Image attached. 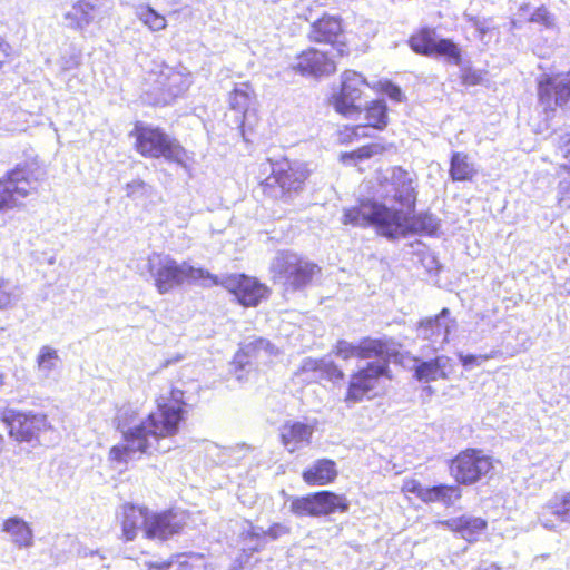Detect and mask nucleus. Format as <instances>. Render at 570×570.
I'll list each match as a JSON object with an SVG mask.
<instances>
[{
  "instance_id": "f257e3e1",
  "label": "nucleus",
  "mask_w": 570,
  "mask_h": 570,
  "mask_svg": "<svg viewBox=\"0 0 570 570\" xmlns=\"http://www.w3.org/2000/svg\"><path fill=\"white\" fill-rule=\"evenodd\" d=\"M189 411L186 392L179 387H170L165 394L155 399V410L136 426L122 433L125 443L112 445L108 459L115 463H126L147 454L149 450L148 438L156 441L169 439L178 434L185 423Z\"/></svg>"
},
{
  "instance_id": "f704fd0d",
  "label": "nucleus",
  "mask_w": 570,
  "mask_h": 570,
  "mask_svg": "<svg viewBox=\"0 0 570 570\" xmlns=\"http://www.w3.org/2000/svg\"><path fill=\"white\" fill-rule=\"evenodd\" d=\"M3 530L9 532L21 547L32 543V531L27 522L19 518H9L3 522Z\"/></svg>"
},
{
  "instance_id": "37998d69",
  "label": "nucleus",
  "mask_w": 570,
  "mask_h": 570,
  "mask_svg": "<svg viewBox=\"0 0 570 570\" xmlns=\"http://www.w3.org/2000/svg\"><path fill=\"white\" fill-rule=\"evenodd\" d=\"M264 345L263 338H257L243 345L236 353V358L242 363H248L250 357H255Z\"/></svg>"
},
{
  "instance_id": "de8ad7c7",
  "label": "nucleus",
  "mask_w": 570,
  "mask_h": 570,
  "mask_svg": "<svg viewBox=\"0 0 570 570\" xmlns=\"http://www.w3.org/2000/svg\"><path fill=\"white\" fill-rule=\"evenodd\" d=\"M558 154L564 159V163L560 164L559 169L566 174H570V137L559 144Z\"/></svg>"
},
{
  "instance_id": "ea45409f",
  "label": "nucleus",
  "mask_w": 570,
  "mask_h": 570,
  "mask_svg": "<svg viewBox=\"0 0 570 570\" xmlns=\"http://www.w3.org/2000/svg\"><path fill=\"white\" fill-rule=\"evenodd\" d=\"M333 352L337 357L344 361L352 358L358 360V342L351 343L345 340H338L334 345Z\"/></svg>"
},
{
  "instance_id": "4be33fe9",
  "label": "nucleus",
  "mask_w": 570,
  "mask_h": 570,
  "mask_svg": "<svg viewBox=\"0 0 570 570\" xmlns=\"http://www.w3.org/2000/svg\"><path fill=\"white\" fill-rule=\"evenodd\" d=\"M228 106L232 110L242 114L239 129L245 136L254 130L258 122L256 110V95L249 82L235 86L228 94Z\"/></svg>"
},
{
  "instance_id": "cd10ccee",
  "label": "nucleus",
  "mask_w": 570,
  "mask_h": 570,
  "mask_svg": "<svg viewBox=\"0 0 570 570\" xmlns=\"http://www.w3.org/2000/svg\"><path fill=\"white\" fill-rule=\"evenodd\" d=\"M452 372V360L446 355H439L415 365L414 377L420 382H431L439 379L446 380Z\"/></svg>"
},
{
  "instance_id": "aec40b11",
  "label": "nucleus",
  "mask_w": 570,
  "mask_h": 570,
  "mask_svg": "<svg viewBox=\"0 0 570 570\" xmlns=\"http://www.w3.org/2000/svg\"><path fill=\"white\" fill-rule=\"evenodd\" d=\"M335 58L328 51L308 47L297 53L293 69L305 77H327L337 71Z\"/></svg>"
},
{
  "instance_id": "2f4dec72",
  "label": "nucleus",
  "mask_w": 570,
  "mask_h": 570,
  "mask_svg": "<svg viewBox=\"0 0 570 570\" xmlns=\"http://www.w3.org/2000/svg\"><path fill=\"white\" fill-rule=\"evenodd\" d=\"M301 372H316L321 379L331 382H341L345 377L344 371L334 362H325L323 360H306L301 366Z\"/></svg>"
},
{
  "instance_id": "9d476101",
  "label": "nucleus",
  "mask_w": 570,
  "mask_h": 570,
  "mask_svg": "<svg viewBox=\"0 0 570 570\" xmlns=\"http://www.w3.org/2000/svg\"><path fill=\"white\" fill-rule=\"evenodd\" d=\"M381 379L392 380L387 363H366L350 375L344 401L356 404L372 400L379 395L377 387Z\"/></svg>"
},
{
  "instance_id": "4d7b16f0",
  "label": "nucleus",
  "mask_w": 570,
  "mask_h": 570,
  "mask_svg": "<svg viewBox=\"0 0 570 570\" xmlns=\"http://www.w3.org/2000/svg\"><path fill=\"white\" fill-rule=\"evenodd\" d=\"M161 1L165 6L175 8V7L180 6L184 0H161Z\"/></svg>"
},
{
  "instance_id": "72a5a7b5",
  "label": "nucleus",
  "mask_w": 570,
  "mask_h": 570,
  "mask_svg": "<svg viewBox=\"0 0 570 570\" xmlns=\"http://www.w3.org/2000/svg\"><path fill=\"white\" fill-rule=\"evenodd\" d=\"M449 315V308L444 307L435 316L421 320L417 327L423 333V337L426 340H431L434 335H443L446 337L450 332V327L448 324H443L441 320Z\"/></svg>"
},
{
  "instance_id": "4c0bfd02",
  "label": "nucleus",
  "mask_w": 570,
  "mask_h": 570,
  "mask_svg": "<svg viewBox=\"0 0 570 570\" xmlns=\"http://www.w3.org/2000/svg\"><path fill=\"white\" fill-rule=\"evenodd\" d=\"M137 17L145 27L154 32L161 31L167 28L166 17L156 11L149 4L140 6L137 12Z\"/></svg>"
},
{
  "instance_id": "a211bd4d",
  "label": "nucleus",
  "mask_w": 570,
  "mask_h": 570,
  "mask_svg": "<svg viewBox=\"0 0 570 570\" xmlns=\"http://www.w3.org/2000/svg\"><path fill=\"white\" fill-rule=\"evenodd\" d=\"M537 97L546 112L564 107L570 101V70L538 78Z\"/></svg>"
},
{
  "instance_id": "e433bc0d",
  "label": "nucleus",
  "mask_w": 570,
  "mask_h": 570,
  "mask_svg": "<svg viewBox=\"0 0 570 570\" xmlns=\"http://www.w3.org/2000/svg\"><path fill=\"white\" fill-rule=\"evenodd\" d=\"M183 282H203L206 286L222 285L223 279L217 275L202 267H194L188 263H183Z\"/></svg>"
},
{
  "instance_id": "6e6d98bb",
  "label": "nucleus",
  "mask_w": 570,
  "mask_h": 570,
  "mask_svg": "<svg viewBox=\"0 0 570 570\" xmlns=\"http://www.w3.org/2000/svg\"><path fill=\"white\" fill-rule=\"evenodd\" d=\"M482 358L481 356L476 355H464L461 356V362L464 366L472 365V364H479V360Z\"/></svg>"
},
{
  "instance_id": "c756f323",
  "label": "nucleus",
  "mask_w": 570,
  "mask_h": 570,
  "mask_svg": "<svg viewBox=\"0 0 570 570\" xmlns=\"http://www.w3.org/2000/svg\"><path fill=\"white\" fill-rule=\"evenodd\" d=\"M387 146L380 142H370L338 155V161L345 167H358L363 161L387 151Z\"/></svg>"
},
{
  "instance_id": "39448f33",
  "label": "nucleus",
  "mask_w": 570,
  "mask_h": 570,
  "mask_svg": "<svg viewBox=\"0 0 570 570\" xmlns=\"http://www.w3.org/2000/svg\"><path fill=\"white\" fill-rule=\"evenodd\" d=\"M361 114L365 122L344 124L335 131L336 142L341 146H351L361 139L371 138L370 130L382 132L387 129L391 118L390 108L384 99H373L361 105Z\"/></svg>"
},
{
  "instance_id": "09e8293b",
  "label": "nucleus",
  "mask_w": 570,
  "mask_h": 570,
  "mask_svg": "<svg viewBox=\"0 0 570 570\" xmlns=\"http://www.w3.org/2000/svg\"><path fill=\"white\" fill-rule=\"evenodd\" d=\"M531 22L541 23L546 27H551L553 24V19L548 9L544 6L537 8L530 19Z\"/></svg>"
},
{
  "instance_id": "a19ab883",
  "label": "nucleus",
  "mask_w": 570,
  "mask_h": 570,
  "mask_svg": "<svg viewBox=\"0 0 570 570\" xmlns=\"http://www.w3.org/2000/svg\"><path fill=\"white\" fill-rule=\"evenodd\" d=\"M58 353L50 346H42L37 357V365L40 370L51 371L58 362Z\"/></svg>"
},
{
  "instance_id": "0eeeda50",
  "label": "nucleus",
  "mask_w": 570,
  "mask_h": 570,
  "mask_svg": "<svg viewBox=\"0 0 570 570\" xmlns=\"http://www.w3.org/2000/svg\"><path fill=\"white\" fill-rule=\"evenodd\" d=\"M407 45L420 56L441 58L454 66H460L463 61L461 47L450 38L440 37L434 27L422 26L415 29L410 35Z\"/></svg>"
},
{
  "instance_id": "4468645a",
  "label": "nucleus",
  "mask_w": 570,
  "mask_h": 570,
  "mask_svg": "<svg viewBox=\"0 0 570 570\" xmlns=\"http://www.w3.org/2000/svg\"><path fill=\"white\" fill-rule=\"evenodd\" d=\"M0 420L6 425L8 435L18 443L38 441L42 433L51 430V424L45 413L6 410Z\"/></svg>"
},
{
  "instance_id": "1a4fd4ad",
  "label": "nucleus",
  "mask_w": 570,
  "mask_h": 570,
  "mask_svg": "<svg viewBox=\"0 0 570 570\" xmlns=\"http://www.w3.org/2000/svg\"><path fill=\"white\" fill-rule=\"evenodd\" d=\"M274 272L288 289L299 291L311 285L322 268L304 256L283 250L275 258Z\"/></svg>"
},
{
  "instance_id": "a878e982",
  "label": "nucleus",
  "mask_w": 570,
  "mask_h": 570,
  "mask_svg": "<svg viewBox=\"0 0 570 570\" xmlns=\"http://www.w3.org/2000/svg\"><path fill=\"white\" fill-rule=\"evenodd\" d=\"M314 428L299 421H286L279 429V441L288 452L294 453L303 444H309Z\"/></svg>"
},
{
  "instance_id": "412c9836",
  "label": "nucleus",
  "mask_w": 570,
  "mask_h": 570,
  "mask_svg": "<svg viewBox=\"0 0 570 570\" xmlns=\"http://www.w3.org/2000/svg\"><path fill=\"white\" fill-rule=\"evenodd\" d=\"M390 185L392 199L407 212H414L417 204V176L402 166H393L390 169Z\"/></svg>"
},
{
  "instance_id": "9b49d317",
  "label": "nucleus",
  "mask_w": 570,
  "mask_h": 570,
  "mask_svg": "<svg viewBox=\"0 0 570 570\" xmlns=\"http://www.w3.org/2000/svg\"><path fill=\"white\" fill-rule=\"evenodd\" d=\"M350 501L345 494L330 490H321L296 497L291 502V511L298 517H326L335 513H346Z\"/></svg>"
},
{
  "instance_id": "a18cd8bd",
  "label": "nucleus",
  "mask_w": 570,
  "mask_h": 570,
  "mask_svg": "<svg viewBox=\"0 0 570 570\" xmlns=\"http://www.w3.org/2000/svg\"><path fill=\"white\" fill-rule=\"evenodd\" d=\"M461 82L464 86H478L482 82V72L472 68H463L460 73Z\"/></svg>"
},
{
  "instance_id": "393cba45",
  "label": "nucleus",
  "mask_w": 570,
  "mask_h": 570,
  "mask_svg": "<svg viewBox=\"0 0 570 570\" xmlns=\"http://www.w3.org/2000/svg\"><path fill=\"white\" fill-rule=\"evenodd\" d=\"M338 474L336 461L328 458H320L302 471V480L308 487H326L333 484L337 480Z\"/></svg>"
},
{
  "instance_id": "8fccbe9b",
  "label": "nucleus",
  "mask_w": 570,
  "mask_h": 570,
  "mask_svg": "<svg viewBox=\"0 0 570 570\" xmlns=\"http://www.w3.org/2000/svg\"><path fill=\"white\" fill-rule=\"evenodd\" d=\"M13 294L6 281H0V309H4L12 304Z\"/></svg>"
},
{
  "instance_id": "f3484780",
  "label": "nucleus",
  "mask_w": 570,
  "mask_h": 570,
  "mask_svg": "<svg viewBox=\"0 0 570 570\" xmlns=\"http://www.w3.org/2000/svg\"><path fill=\"white\" fill-rule=\"evenodd\" d=\"M188 518L187 510L173 507L160 511L149 510L148 523L144 528V538L165 542L184 531Z\"/></svg>"
},
{
  "instance_id": "c9c22d12",
  "label": "nucleus",
  "mask_w": 570,
  "mask_h": 570,
  "mask_svg": "<svg viewBox=\"0 0 570 570\" xmlns=\"http://www.w3.org/2000/svg\"><path fill=\"white\" fill-rule=\"evenodd\" d=\"M546 512L560 522L570 523V491L556 494L544 507Z\"/></svg>"
},
{
  "instance_id": "052dcab7",
  "label": "nucleus",
  "mask_w": 570,
  "mask_h": 570,
  "mask_svg": "<svg viewBox=\"0 0 570 570\" xmlns=\"http://www.w3.org/2000/svg\"><path fill=\"white\" fill-rule=\"evenodd\" d=\"M566 285H567V291L570 294V276L568 277Z\"/></svg>"
},
{
  "instance_id": "423d86ee",
  "label": "nucleus",
  "mask_w": 570,
  "mask_h": 570,
  "mask_svg": "<svg viewBox=\"0 0 570 570\" xmlns=\"http://www.w3.org/2000/svg\"><path fill=\"white\" fill-rule=\"evenodd\" d=\"M493 470L494 459L478 448H465L448 462L449 474L459 485H473Z\"/></svg>"
},
{
  "instance_id": "3c124183",
  "label": "nucleus",
  "mask_w": 570,
  "mask_h": 570,
  "mask_svg": "<svg viewBox=\"0 0 570 570\" xmlns=\"http://www.w3.org/2000/svg\"><path fill=\"white\" fill-rule=\"evenodd\" d=\"M13 60V51L9 43L0 38V70Z\"/></svg>"
},
{
  "instance_id": "5701e85b",
  "label": "nucleus",
  "mask_w": 570,
  "mask_h": 570,
  "mask_svg": "<svg viewBox=\"0 0 570 570\" xmlns=\"http://www.w3.org/2000/svg\"><path fill=\"white\" fill-rule=\"evenodd\" d=\"M149 508L144 504H135L126 502L121 504L116 514V521L120 527V539L124 542L134 541L139 531L144 532L146 523H148Z\"/></svg>"
},
{
  "instance_id": "f8f14e48",
  "label": "nucleus",
  "mask_w": 570,
  "mask_h": 570,
  "mask_svg": "<svg viewBox=\"0 0 570 570\" xmlns=\"http://www.w3.org/2000/svg\"><path fill=\"white\" fill-rule=\"evenodd\" d=\"M440 227L439 219L429 212L411 214L391 208L390 225L385 238L395 240L411 235L433 237Z\"/></svg>"
},
{
  "instance_id": "6e6552de",
  "label": "nucleus",
  "mask_w": 570,
  "mask_h": 570,
  "mask_svg": "<svg viewBox=\"0 0 570 570\" xmlns=\"http://www.w3.org/2000/svg\"><path fill=\"white\" fill-rule=\"evenodd\" d=\"M370 83L358 71L344 70L340 77L338 89L331 94L328 104L336 114L353 118L361 114V101L366 97Z\"/></svg>"
},
{
  "instance_id": "bf43d9fd",
  "label": "nucleus",
  "mask_w": 570,
  "mask_h": 570,
  "mask_svg": "<svg viewBox=\"0 0 570 570\" xmlns=\"http://www.w3.org/2000/svg\"><path fill=\"white\" fill-rule=\"evenodd\" d=\"M6 375L4 373H0V385L4 383Z\"/></svg>"
},
{
  "instance_id": "6ab92c4d",
  "label": "nucleus",
  "mask_w": 570,
  "mask_h": 570,
  "mask_svg": "<svg viewBox=\"0 0 570 570\" xmlns=\"http://www.w3.org/2000/svg\"><path fill=\"white\" fill-rule=\"evenodd\" d=\"M147 269L154 278V285L159 294H166L184 284L183 264L169 255L154 253L148 257Z\"/></svg>"
},
{
  "instance_id": "7c9ffc66",
  "label": "nucleus",
  "mask_w": 570,
  "mask_h": 570,
  "mask_svg": "<svg viewBox=\"0 0 570 570\" xmlns=\"http://www.w3.org/2000/svg\"><path fill=\"white\" fill-rule=\"evenodd\" d=\"M449 163V177L452 181H472L478 174L466 153L453 151Z\"/></svg>"
},
{
  "instance_id": "58836bf2",
  "label": "nucleus",
  "mask_w": 570,
  "mask_h": 570,
  "mask_svg": "<svg viewBox=\"0 0 570 570\" xmlns=\"http://www.w3.org/2000/svg\"><path fill=\"white\" fill-rule=\"evenodd\" d=\"M401 491L414 494L419 500L428 504L430 487H424L419 480L410 478L403 481Z\"/></svg>"
},
{
  "instance_id": "ddd939ff",
  "label": "nucleus",
  "mask_w": 570,
  "mask_h": 570,
  "mask_svg": "<svg viewBox=\"0 0 570 570\" xmlns=\"http://www.w3.org/2000/svg\"><path fill=\"white\" fill-rule=\"evenodd\" d=\"M390 215L391 207L384 203L363 198L356 205L343 210L341 223L360 228L374 227L379 235L385 237L390 225Z\"/></svg>"
},
{
  "instance_id": "13d9d810",
  "label": "nucleus",
  "mask_w": 570,
  "mask_h": 570,
  "mask_svg": "<svg viewBox=\"0 0 570 570\" xmlns=\"http://www.w3.org/2000/svg\"><path fill=\"white\" fill-rule=\"evenodd\" d=\"M4 444H6L4 436L0 433V453L3 451Z\"/></svg>"
},
{
  "instance_id": "bb28decb",
  "label": "nucleus",
  "mask_w": 570,
  "mask_h": 570,
  "mask_svg": "<svg viewBox=\"0 0 570 570\" xmlns=\"http://www.w3.org/2000/svg\"><path fill=\"white\" fill-rule=\"evenodd\" d=\"M440 524L445 529L460 534L466 541H475L476 537L488 527V522L483 518L466 514L443 520Z\"/></svg>"
},
{
  "instance_id": "473e14b6",
  "label": "nucleus",
  "mask_w": 570,
  "mask_h": 570,
  "mask_svg": "<svg viewBox=\"0 0 570 570\" xmlns=\"http://www.w3.org/2000/svg\"><path fill=\"white\" fill-rule=\"evenodd\" d=\"M462 498V489L458 483H440L430 487L428 504L442 503L444 507H451Z\"/></svg>"
},
{
  "instance_id": "49530a36",
  "label": "nucleus",
  "mask_w": 570,
  "mask_h": 570,
  "mask_svg": "<svg viewBox=\"0 0 570 570\" xmlns=\"http://www.w3.org/2000/svg\"><path fill=\"white\" fill-rule=\"evenodd\" d=\"M126 195L130 198H139L146 195L147 184L142 179H134L125 186Z\"/></svg>"
},
{
  "instance_id": "f03ea898",
  "label": "nucleus",
  "mask_w": 570,
  "mask_h": 570,
  "mask_svg": "<svg viewBox=\"0 0 570 570\" xmlns=\"http://www.w3.org/2000/svg\"><path fill=\"white\" fill-rule=\"evenodd\" d=\"M259 171L264 176L258 179L262 193L266 197L281 200H289L298 195L309 177V170L305 164L287 157L267 158L259 165Z\"/></svg>"
},
{
  "instance_id": "5fc2aeb1",
  "label": "nucleus",
  "mask_w": 570,
  "mask_h": 570,
  "mask_svg": "<svg viewBox=\"0 0 570 570\" xmlns=\"http://www.w3.org/2000/svg\"><path fill=\"white\" fill-rule=\"evenodd\" d=\"M287 532H288V530L285 527H283L279 523H274L268 528L266 534L268 537H271L272 539H277L281 534L287 533Z\"/></svg>"
},
{
  "instance_id": "864d4df0",
  "label": "nucleus",
  "mask_w": 570,
  "mask_h": 570,
  "mask_svg": "<svg viewBox=\"0 0 570 570\" xmlns=\"http://www.w3.org/2000/svg\"><path fill=\"white\" fill-rule=\"evenodd\" d=\"M174 564V559L146 562L147 570H168Z\"/></svg>"
},
{
  "instance_id": "b1692460",
  "label": "nucleus",
  "mask_w": 570,
  "mask_h": 570,
  "mask_svg": "<svg viewBox=\"0 0 570 570\" xmlns=\"http://www.w3.org/2000/svg\"><path fill=\"white\" fill-rule=\"evenodd\" d=\"M106 6L107 0H77L63 16L67 26L73 30H83L106 12Z\"/></svg>"
},
{
  "instance_id": "79ce46f5",
  "label": "nucleus",
  "mask_w": 570,
  "mask_h": 570,
  "mask_svg": "<svg viewBox=\"0 0 570 570\" xmlns=\"http://www.w3.org/2000/svg\"><path fill=\"white\" fill-rule=\"evenodd\" d=\"M167 80L168 83H163L161 90L168 92L169 100H174L184 91L181 75L177 71H170Z\"/></svg>"
},
{
  "instance_id": "680f3d73",
  "label": "nucleus",
  "mask_w": 570,
  "mask_h": 570,
  "mask_svg": "<svg viewBox=\"0 0 570 570\" xmlns=\"http://www.w3.org/2000/svg\"><path fill=\"white\" fill-rule=\"evenodd\" d=\"M485 570H501V569L499 567L492 564L489 568H487Z\"/></svg>"
},
{
  "instance_id": "dca6fc26",
  "label": "nucleus",
  "mask_w": 570,
  "mask_h": 570,
  "mask_svg": "<svg viewBox=\"0 0 570 570\" xmlns=\"http://www.w3.org/2000/svg\"><path fill=\"white\" fill-rule=\"evenodd\" d=\"M222 286L245 308H255L271 296V288L266 284L244 273L227 275Z\"/></svg>"
},
{
  "instance_id": "20e7f679",
  "label": "nucleus",
  "mask_w": 570,
  "mask_h": 570,
  "mask_svg": "<svg viewBox=\"0 0 570 570\" xmlns=\"http://www.w3.org/2000/svg\"><path fill=\"white\" fill-rule=\"evenodd\" d=\"M43 171L37 157H31L0 177V212L12 209L21 204V199L37 191Z\"/></svg>"
},
{
  "instance_id": "7ed1b4c3",
  "label": "nucleus",
  "mask_w": 570,
  "mask_h": 570,
  "mask_svg": "<svg viewBox=\"0 0 570 570\" xmlns=\"http://www.w3.org/2000/svg\"><path fill=\"white\" fill-rule=\"evenodd\" d=\"M129 137L134 139V150L142 158H164L180 166H187L190 159L185 147L158 126L136 121Z\"/></svg>"
},
{
  "instance_id": "c85d7f7f",
  "label": "nucleus",
  "mask_w": 570,
  "mask_h": 570,
  "mask_svg": "<svg viewBox=\"0 0 570 570\" xmlns=\"http://www.w3.org/2000/svg\"><path fill=\"white\" fill-rule=\"evenodd\" d=\"M392 355V341L389 338L365 336L358 341V360L361 361L374 358L375 363L386 362L390 366Z\"/></svg>"
},
{
  "instance_id": "c03bdc74",
  "label": "nucleus",
  "mask_w": 570,
  "mask_h": 570,
  "mask_svg": "<svg viewBox=\"0 0 570 570\" xmlns=\"http://www.w3.org/2000/svg\"><path fill=\"white\" fill-rule=\"evenodd\" d=\"M377 90L396 102H401L404 99V95L400 87L390 80L379 82Z\"/></svg>"
},
{
  "instance_id": "2eb2a0df",
  "label": "nucleus",
  "mask_w": 570,
  "mask_h": 570,
  "mask_svg": "<svg viewBox=\"0 0 570 570\" xmlns=\"http://www.w3.org/2000/svg\"><path fill=\"white\" fill-rule=\"evenodd\" d=\"M308 39L315 43L328 45L334 57L344 58L351 53L344 19L338 14L322 13L308 30Z\"/></svg>"
},
{
  "instance_id": "603ef678",
  "label": "nucleus",
  "mask_w": 570,
  "mask_h": 570,
  "mask_svg": "<svg viewBox=\"0 0 570 570\" xmlns=\"http://www.w3.org/2000/svg\"><path fill=\"white\" fill-rule=\"evenodd\" d=\"M558 202L562 207L570 209V181L560 186Z\"/></svg>"
}]
</instances>
